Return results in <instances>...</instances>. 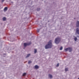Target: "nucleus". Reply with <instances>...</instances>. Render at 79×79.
I'll list each match as a JSON object with an SVG mask.
<instances>
[{
  "mask_svg": "<svg viewBox=\"0 0 79 79\" xmlns=\"http://www.w3.org/2000/svg\"><path fill=\"white\" fill-rule=\"evenodd\" d=\"M52 47V41L50 40L48 43L47 45L45 46V48L46 49H48V48H50Z\"/></svg>",
  "mask_w": 79,
  "mask_h": 79,
  "instance_id": "obj_1",
  "label": "nucleus"
},
{
  "mask_svg": "<svg viewBox=\"0 0 79 79\" xmlns=\"http://www.w3.org/2000/svg\"><path fill=\"white\" fill-rule=\"evenodd\" d=\"M61 40V39L59 38H56L55 41V43L56 44H58L59 43V42H60V40Z\"/></svg>",
  "mask_w": 79,
  "mask_h": 79,
  "instance_id": "obj_2",
  "label": "nucleus"
},
{
  "mask_svg": "<svg viewBox=\"0 0 79 79\" xmlns=\"http://www.w3.org/2000/svg\"><path fill=\"white\" fill-rule=\"evenodd\" d=\"M31 42H30L28 43H24V47H26L27 45H29L31 44Z\"/></svg>",
  "mask_w": 79,
  "mask_h": 79,
  "instance_id": "obj_3",
  "label": "nucleus"
},
{
  "mask_svg": "<svg viewBox=\"0 0 79 79\" xmlns=\"http://www.w3.org/2000/svg\"><path fill=\"white\" fill-rule=\"evenodd\" d=\"M76 25V27H79V21H77Z\"/></svg>",
  "mask_w": 79,
  "mask_h": 79,
  "instance_id": "obj_4",
  "label": "nucleus"
},
{
  "mask_svg": "<svg viewBox=\"0 0 79 79\" xmlns=\"http://www.w3.org/2000/svg\"><path fill=\"white\" fill-rule=\"evenodd\" d=\"M76 32L77 34H79V29L78 28H77L76 29Z\"/></svg>",
  "mask_w": 79,
  "mask_h": 79,
  "instance_id": "obj_5",
  "label": "nucleus"
},
{
  "mask_svg": "<svg viewBox=\"0 0 79 79\" xmlns=\"http://www.w3.org/2000/svg\"><path fill=\"white\" fill-rule=\"evenodd\" d=\"M73 49L71 48H68V50L69 51V52H71L72 51Z\"/></svg>",
  "mask_w": 79,
  "mask_h": 79,
  "instance_id": "obj_6",
  "label": "nucleus"
},
{
  "mask_svg": "<svg viewBox=\"0 0 79 79\" xmlns=\"http://www.w3.org/2000/svg\"><path fill=\"white\" fill-rule=\"evenodd\" d=\"M35 69H39V67L37 65H35Z\"/></svg>",
  "mask_w": 79,
  "mask_h": 79,
  "instance_id": "obj_7",
  "label": "nucleus"
},
{
  "mask_svg": "<svg viewBox=\"0 0 79 79\" xmlns=\"http://www.w3.org/2000/svg\"><path fill=\"white\" fill-rule=\"evenodd\" d=\"M8 10V7H6L4 8V11H6V10Z\"/></svg>",
  "mask_w": 79,
  "mask_h": 79,
  "instance_id": "obj_8",
  "label": "nucleus"
},
{
  "mask_svg": "<svg viewBox=\"0 0 79 79\" xmlns=\"http://www.w3.org/2000/svg\"><path fill=\"white\" fill-rule=\"evenodd\" d=\"M49 77H50V78H52V75L49 74Z\"/></svg>",
  "mask_w": 79,
  "mask_h": 79,
  "instance_id": "obj_9",
  "label": "nucleus"
},
{
  "mask_svg": "<svg viewBox=\"0 0 79 79\" xmlns=\"http://www.w3.org/2000/svg\"><path fill=\"white\" fill-rule=\"evenodd\" d=\"M34 52L35 53H37V49H35Z\"/></svg>",
  "mask_w": 79,
  "mask_h": 79,
  "instance_id": "obj_10",
  "label": "nucleus"
},
{
  "mask_svg": "<svg viewBox=\"0 0 79 79\" xmlns=\"http://www.w3.org/2000/svg\"><path fill=\"white\" fill-rule=\"evenodd\" d=\"M68 48H66L64 49V50L66 51V52L68 51Z\"/></svg>",
  "mask_w": 79,
  "mask_h": 79,
  "instance_id": "obj_11",
  "label": "nucleus"
},
{
  "mask_svg": "<svg viewBox=\"0 0 79 79\" xmlns=\"http://www.w3.org/2000/svg\"><path fill=\"white\" fill-rule=\"evenodd\" d=\"M3 21H6V18L5 17H4L3 18Z\"/></svg>",
  "mask_w": 79,
  "mask_h": 79,
  "instance_id": "obj_12",
  "label": "nucleus"
},
{
  "mask_svg": "<svg viewBox=\"0 0 79 79\" xmlns=\"http://www.w3.org/2000/svg\"><path fill=\"white\" fill-rule=\"evenodd\" d=\"M30 56V54H28L27 55V56L26 57V58H28V57H29Z\"/></svg>",
  "mask_w": 79,
  "mask_h": 79,
  "instance_id": "obj_13",
  "label": "nucleus"
},
{
  "mask_svg": "<svg viewBox=\"0 0 79 79\" xmlns=\"http://www.w3.org/2000/svg\"><path fill=\"white\" fill-rule=\"evenodd\" d=\"M26 73H23V76H26Z\"/></svg>",
  "mask_w": 79,
  "mask_h": 79,
  "instance_id": "obj_14",
  "label": "nucleus"
},
{
  "mask_svg": "<svg viewBox=\"0 0 79 79\" xmlns=\"http://www.w3.org/2000/svg\"><path fill=\"white\" fill-rule=\"evenodd\" d=\"M32 63V61H31L30 60L28 61V64H30V63Z\"/></svg>",
  "mask_w": 79,
  "mask_h": 79,
  "instance_id": "obj_15",
  "label": "nucleus"
},
{
  "mask_svg": "<svg viewBox=\"0 0 79 79\" xmlns=\"http://www.w3.org/2000/svg\"><path fill=\"white\" fill-rule=\"evenodd\" d=\"M77 38H76V37H75V38H74V40H75V41H77Z\"/></svg>",
  "mask_w": 79,
  "mask_h": 79,
  "instance_id": "obj_16",
  "label": "nucleus"
},
{
  "mask_svg": "<svg viewBox=\"0 0 79 79\" xmlns=\"http://www.w3.org/2000/svg\"><path fill=\"white\" fill-rule=\"evenodd\" d=\"M65 71H67L68 70V68H66L65 69Z\"/></svg>",
  "mask_w": 79,
  "mask_h": 79,
  "instance_id": "obj_17",
  "label": "nucleus"
},
{
  "mask_svg": "<svg viewBox=\"0 0 79 79\" xmlns=\"http://www.w3.org/2000/svg\"><path fill=\"white\" fill-rule=\"evenodd\" d=\"M62 49H63V47H61L60 48V50H62Z\"/></svg>",
  "mask_w": 79,
  "mask_h": 79,
  "instance_id": "obj_18",
  "label": "nucleus"
},
{
  "mask_svg": "<svg viewBox=\"0 0 79 79\" xmlns=\"http://www.w3.org/2000/svg\"><path fill=\"white\" fill-rule=\"evenodd\" d=\"M57 67H58V66H59V64H58L56 65Z\"/></svg>",
  "mask_w": 79,
  "mask_h": 79,
  "instance_id": "obj_19",
  "label": "nucleus"
},
{
  "mask_svg": "<svg viewBox=\"0 0 79 79\" xmlns=\"http://www.w3.org/2000/svg\"><path fill=\"white\" fill-rule=\"evenodd\" d=\"M2 2H3L5 1V0H2Z\"/></svg>",
  "mask_w": 79,
  "mask_h": 79,
  "instance_id": "obj_20",
  "label": "nucleus"
},
{
  "mask_svg": "<svg viewBox=\"0 0 79 79\" xmlns=\"http://www.w3.org/2000/svg\"><path fill=\"white\" fill-rule=\"evenodd\" d=\"M39 32V31H38V32Z\"/></svg>",
  "mask_w": 79,
  "mask_h": 79,
  "instance_id": "obj_21",
  "label": "nucleus"
},
{
  "mask_svg": "<svg viewBox=\"0 0 79 79\" xmlns=\"http://www.w3.org/2000/svg\"><path fill=\"white\" fill-rule=\"evenodd\" d=\"M78 79H79V77L78 78Z\"/></svg>",
  "mask_w": 79,
  "mask_h": 79,
  "instance_id": "obj_22",
  "label": "nucleus"
}]
</instances>
